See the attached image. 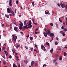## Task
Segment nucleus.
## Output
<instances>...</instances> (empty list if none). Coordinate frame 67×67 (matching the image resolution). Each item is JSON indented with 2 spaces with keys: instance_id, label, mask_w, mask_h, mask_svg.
Wrapping results in <instances>:
<instances>
[{
  "instance_id": "28",
  "label": "nucleus",
  "mask_w": 67,
  "mask_h": 67,
  "mask_svg": "<svg viewBox=\"0 0 67 67\" xmlns=\"http://www.w3.org/2000/svg\"><path fill=\"white\" fill-rule=\"evenodd\" d=\"M26 21H24V25H26Z\"/></svg>"
},
{
  "instance_id": "41",
  "label": "nucleus",
  "mask_w": 67,
  "mask_h": 67,
  "mask_svg": "<svg viewBox=\"0 0 67 67\" xmlns=\"http://www.w3.org/2000/svg\"><path fill=\"white\" fill-rule=\"evenodd\" d=\"M16 4H18L19 3V1H16Z\"/></svg>"
},
{
  "instance_id": "5",
  "label": "nucleus",
  "mask_w": 67,
  "mask_h": 67,
  "mask_svg": "<svg viewBox=\"0 0 67 67\" xmlns=\"http://www.w3.org/2000/svg\"><path fill=\"white\" fill-rule=\"evenodd\" d=\"M10 11H11V9L9 8H7V12L8 13H10Z\"/></svg>"
},
{
  "instance_id": "1",
  "label": "nucleus",
  "mask_w": 67,
  "mask_h": 67,
  "mask_svg": "<svg viewBox=\"0 0 67 67\" xmlns=\"http://www.w3.org/2000/svg\"><path fill=\"white\" fill-rule=\"evenodd\" d=\"M49 36L51 37L52 40H53V38H54V35L53 33H51L49 35Z\"/></svg>"
},
{
  "instance_id": "26",
  "label": "nucleus",
  "mask_w": 67,
  "mask_h": 67,
  "mask_svg": "<svg viewBox=\"0 0 67 67\" xmlns=\"http://www.w3.org/2000/svg\"><path fill=\"white\" fill-rule=\"evenodd\" d=\"M64 31H67V29L65 28L64 29Z\"/></svg>"
},
{
  "instance_id": "11",
  "label": "nucleus",
  "mask_w": 67,
  "mask_h": 67,
  "mask_svg": "<svg viewBox=\"0 0 67 67\" xmlns=\"http://www.w3.org/2000/svg\"><path fill=\"white\" fill-rule=\"evenodd\" d=\"M28 27L29 28L31 29L32 27V25H28Z\"/></svg>"
},
{
  "instance_id": "60",
  "label": "nucleus",
  "mask_w": 67,
  "mask_h": 67,
  "mask_svg": "<svg viewBox=\"0 0 67 67\" xmlns=\"http://www.w3.org/2000/svg\"><path fill=\"white\" fill-rule=\"evenodd\" d=\"M16 9H15L14 12L15 13H16Z\"/></svg>"
},
{
  "instance_id": "52",
  "label": "nucleus",
  "mask_w": 67,
  "mask_h": 67,
  "mask_svg": "<svg viewBox=\"0 0 67 67\" xmlns=\"http://www.w3.org/2000/svg\"><path fill=\"white\" fill-rule=\"evenodd\" d=\"M4 52L5 53V54H6V53H7V51H4Z\"/></svg>"
},
{
  "instance_id": "46",
  "label": "nucleus",
  "mask_w": 67,
  "mask_h": 67,
  "mask_svg": "<svg viewBox=\"0 0 67 67\" xmlns=\"http://www.w3.org/2000/svg\"><path fill=\"white\" fill-rule=\"evenodd\" d=\"M2 49L3 50V51H4V49H5V47H3L2 48Z\"/></svg>"
},
{
  "instance_id": "9",
  "label": "nucleus",
  "mask_w": 67,
  "mask_h": 67,
  "mask_svg": "<svg viewBox=\"0 0 67 67\" xmlns=\"http://www.w3.org/2000/svg\"><path fill=\"white\" fill-rule=\"evenodd\" d=\"M12 41H13L14 43H15V42H16V39L13 38L12 39Z\"/></svg>"
},
{
  "instance_id": "58",
  "label": "nucleus",
  "mask_w": 67,
  "mask_h": 67,
  "mask_svg": "<svg viewBox=\"0 0 67 67\" xmlns=\"http://www.w3.org/2000/svg\"><path fill=\"white\" fill-rule=\"evenodd\" d=\"M35 47H36V48H37V46L36 45V44H35Z\"/></svg>"
},
{
  "instance_id": "14",
  "label": "nucleus",
  "mask_w": 67,
  "mask_h": 67,
  "mask_svg": "<svg viewBox=\"0 0 67 67\" xmlns=\"http://www.w3.org/2000/svg\"><path fill=\"white\" fill-rule=\"evenodd\" d=\"M13 67H17L16 65H15V64L14 63H13Z\"/></svg>"
},
{
  "instance_id": "2",
  "label": "nucleus",
  "mask_w": 67,
  "mask_h": 67,
  "mask_svg": "<svg viewBox=\"0 0 67 67\" xmlns=\"http://www.w3.org/2000/svg\"><path fill=\"white\" fill-rule=\"evenodd\" d=\"M41 48L44 51H46V49L44 47V46H43L42 45H41Z\"/></svg>"
},
{
  "instance_id": "30",
  "label": "nucleus",
  "mask_w": 67,
  "mask_h": 67,
  "mask_svg": "<svg viewBox=\"0 0 67 67\" xmlns=\"http://www.w3.org/2000/svg\"><path fill=\"white\" fill-rule=\"evenodd\" d=\"M25 63L26 64H27L28 62H27V60H25Z\"/></svg>"
},
{
  "instance_id": "59",
  "label": "nucleus",
  "mask_w": 67,
  "mask_h": 67,
  "mask_svg": "<svg viewBox=\"0 0 67 67\" xmlns=\"http://www.w3.org/2000/svg\"><path fill=\"white\" fill-rule=\"evenodd\" d=\"M34 24H35V25H37V23H34Z\"/></svg>"
},
{
  "instance_id": "3",
  "label": "nucleus",
  "mask_w": 67,
  "mask_h": 67,
  "mask_svg": "<svg viewBox=\"0 0 67 67\" xmlns=\"http://www.w3.org/2000/svg\"><path fill=\"white\" fill-rule=\"evenodd\" d=\"M47 35H49L51 34V30H47Z\"/></svg>"
},
{
  "instance_id": "18",
  "label": "nucleus",
  "mask_w": 67,
  "mask_h": 67,
  "mask_svg": "<svg viewBox=\"0 0 67 67\" xmlns=\"http://www.w3.org/2000/svg\"><path fill=\"white\" fill-rule=\"evenodd\" d=\"M3 65H5L6 64V63L5 62V61H4L3 62Z\"/></svg>"
},
{
  "instance_id": "24",
  "label": "nucleus",
  "mask_w": 67,
  "mask_h": 67,
  "mask_svg": "<svg viewBox=\"0 0 67 67\" xmlns=\"http://www.w3.org/2000/svg\"><path fill=\"white\" fill-rule=\"evenodd\" d=\"M54 43L55 45H57L58 44V42L57 41H55Z\"/></svg>"
},
{
  "instance_id": "23",
  "label": "nucleus",
  "mask_w": 67,
  "mask_h": 67,
  "mask_svg": "<svg viewBox=\"0 0 67 67\" xmlns=\"http://www.w3.org/2000/svg\"><path fill=\"white\" fill-rule=\"evenodd\" d=\"M47 33H46L44 34V36H45V37H47Z\"/></svg>"
},
{
  "instance_id": "56",
  "label": "nucleus",
  "mask_w": 67,
  "mask_h": 67,
  "mask_svg": "<svg viewBox=\"0 0 67 67\" xmlns=\"http://www.w3.org/2000/svg\"><path fill=\"white\" fill-rule=\"evenodd\" d=\"M15 57H16V58H19V57L18 56H15Z\"/></svg>"
},
{
  "instance_id": "27",
  "label": "nucleus",
  "mask_w": 67,
  "mask_h": 67,
  "mask_svg": "<svg viewBox=\"0 0 67 67\" xmlns=\"http://www.w3.org/2000/svg\"><path fill=\"white\" fill-rule=\"evenodd\" d=\"M25 48H26V49H28V47H27L26 46H25Z\"/></svg>"
},
{
  "instance_id": "16",
  "label": "nucleus",
  "mask_w": 67,
  "mask_h": 67,
  "mask_svg": "<svg viewBox=\"0 0 67 67\" xmlns=\"http://www.w3.org/2000/svg\"><path fill=\"white\" fill-rule=\"evenodd\" d=\"M19 28L20 30H22L23 29V27L22 26H20L19 27Z\"/></svg>"
},
{
  "instance_id": "32",
  "label": "nucleus",
  "mask_w": 67,
  "mask_h": 67,
  "mask_svg": "<svg viewBox=\"0 0 67 67\" xmlns=\"http://www.w3.org/2000/svg\"><path fill=\"white\" fill-rule=\"evenodd\" d=\"M55 25L57 26V27H58V24L57 23H55Z\"/></svg>"
},
{
  "instance_id": "25",
  "label": "nucleus",
  "mask_w": 67,
  "mask_h": 67,
  "mask_svg": "<svg viewBox=\"0 0 67 67\" xmlns=\"http://www.w3.org/2000/svg\"><path fill=\"white\" fill-rule=\"evenodd\" d=\"M19 25H20V26H22L23 25V24H19Z\"/></svg>"
},
{
  "instance_id": "62",
  "label": "nucleus",
  "mask_w": 67,
  "mask_h": 67,
  "mask_svg": "<svg viewBox=\"0 0 67 67\" xmlns=\"http://www.w3.org/2000/svg\"><path fill=\"white\" fill-rule=\"evenodd\" d=\"M2 26H4V25L3 24H2Z\"/></svg>"
},
{
  "instance_id": "10",
  "label": "nucleus",
  "mask_w": 67,
  "mask_h": 67,
  "mask_svg": "<svg viewBox=\"0 0 67 67\" xmlns=\"http://www.w3.org/2000/svg\"><path fill=\"white\" fill-rule=\"evenodd\" d=\"M14 30L16 32H18V27H15L14 28Z\"/></svg>"
},
{
  "instance_id": "49",
  "label": "nucleus",
  "mask_w": 67,
  "mask_h": 67,
  "mask_svg": "<svg viewBox=\"0 0 67 67\" xmlns=\"http://www.w3.org/2000/svg\"><path fill=\"white\" fill-rule=\"evenodd\" d=\"M31 51L32 52V51H33V48H31Z\"/></svg>"
},
{
  "instance_id": "43",
  "label": "nucleus",
  "mask_w": 67,
  "mask_h": 67,
  "mask_svg": "<svg viewBox=\"0 0 67 67\" xmlns=\"http://www.w3.org/2000/svg\"><path fill=\"white\" fill-rule=\"evenodd\" d=\"M64 56H66V53L64 52Z\"/></svg>"
},
{
  "instance_id": "34",
  "label": "nucleus",
  "mask_w": 67,
  "mask_h": 67,
  "mask_svg": "<svg viewBox=\"0 0 67 67\" xmlns=\"http://www.w3.org/2000/svg\"><path fill=\"white\" fill-rule=\"evenodd\" d=\"M60 33H61V34H63V31H60Z\"/></svg>"
},
{
  "instance_id": "6",
  "label": "nucleus",
  "mask_w": 67,
  "mask_h": 67,
  "mask_svg": "<svg viewBox=\"0 0 67 67\" xmlns=\"http://www.w3.org/2000/svg\"><path fill=\"white\" fill-rule=\"evenodd\" d=\"M24 28L25 29H29V25H26L25 26H24Z\"/></svg>"
},
{
  "instance_id": "29",
  "label": "nucleus",
  "mask_w": 67,
  "mask_h": 67,
  "mask_svg": "<svg viewBox=\"0 0 67 67\" xmlns=\"http://www.w3.org/2000/svg\"><path fill=\"white\" fill-rule=\"evenodd\" d=\"M48 13H49L48 10V12H45V14H48Z\"/></svg>"
},
{
  "instance_id": "50",
  "label": "nucleus",
  "mask_w": 67,
  "mask_h": 67,
  "mask_svg": "<svg viewBox=\"0 0 67 67\" xmlns=\"http://www.w3.org/2000/svg\"><path fill=\"white\" fill-rule=\"evenodd\" d=\"M18 67H21L20 66V64H19L18 65Z\"/></svg>"
},
{
  "instance_id": "61",
  "label": "nucleus",
  "mask_w": 67,
  "mask_h": 67,
  "mask_svg": "<svg viewBox=\"0 0 67 67\" xmlns=\"http://www.w3.org/2000/svg\"><path fill=\"white\" fill-rule=\"evenodd\" d=\"M61 28H62V29H64V27H63V26H62V27Z\"/></svg>"
},
{
  "instance_id": "20",
  "label": "nucleus",
  "mask_w": 67,
  "mask_h": 67,
  "mask_svg": "<svg viewBox=\"0 0 67 67\" xmlns=\"http://www.w3.org/2000/svg\"><path fill=\"white\" fill-rule=\"evenodd\" d=\"M46 45H47L48 46H49V43L48 42H46Z\"/></svg>"
},
{
  "instance_id": "17",
  "label": "nucleus",
  "mask_w": 67,
  "mask_h": 67,
  "mask_svg": "<svg viewBox=\"0 0 67 67\" xmlns=\"http://www.w3.org/2000/svg\"><path fill=\"white\" fill-rule=\"evenodd\" d=\"M29 25H31V24H32V23L31 22V21H29Z\"/></svg>"
},
{
  "instance_id": "47",
  "label": "nucleus",
  "mask_w": 67,
  "mask_h": 67,
  "mask_svg": "<svg viewBox=\"0 0 67 67\" xmlns=\"http://www.w3.org/2000/svg\"><path fill=\"white\" fill-rule=\"evenodd\" d=\"M59 21L61 22V23H62V20H60V18H59Z\"/></svg>"
},
{
  "instance_id": "19",
  "label": "nucleus",
  "mask_w": 67,
  "mask_h": 67,
  "mask_svg": "<svg viewBox=\"0 0 67 67\" xmlns=\"http://www.w3.org/2000/svg\"><path fill=\"white\" fill-rule=\"evenodd\" d=\"M33 38L32 37H31L30 38V40H31V41H32L33 40Z\"/></svg>"
},
{
  "instance_id": "15",
  "label": "nucleus",
  "mask_w": 67,
  "mask_h": 67,
  "mask_svg": "<svg viewBox=\"0 0 67 67\" xmlns=\"http://www.w3.org/2000/svg\"><path fill=\"white\" fill-rule=\"evenodd\" d=\"M5 16L7 18H9V16L8 15H7V14L5 15Z\"/></svg>"
},
{
  "instance_id": "63",
  "label": "nucleus",
  "mask_w": 67,
  "mask_h": 67,
  "mask_svg": "<svg viewBox=\"0 0 67 67\" xmlns=\"http://www.w3.org/2000/svg\"><path fill=\"white\" fill-rule=\"evenodd\" d=\"M58 5L59 6H59H60V4H59V3L58 4Z\"/></svg>"
},
{
  "instance_id": "39",
  "label": "nucleus",
  "mask_w": 67,
  "mask_h": 67,
  "mask_svg": "<svg viewBox=\"0 0 67 67\" xmlns=\"http://www.w3.org/2000/svg\"><path fill=\"white\" fill-rule=\"evenodd\" d=\"M12 15H13V16H14V15H15V14H14V12L12 13Z\"/></svg>"
},
{
  "instance_id": "37",
  "label": "nucleus",
  "mask_w": 67,
  "mask_h": 67,
  "mask_svg": "<svg viewBox=\"0 0 67 67\" xmlns=\"http://www.w3.org/2000/svg\"><path fill=\"white\" fill-rule=\"evenodd\" d=\"M38 28H36L35 30V32H36V31H37V30H38Z\"/></svg>"
},
{
  "instance_id": "55",
  "label": "nucleus",
  "mask_w": 67,
  "mask_h": 67,
  "mask_svg": "<svg viewBox=\"0 0 67 67\" xmlns=\"http://www.w3.org/2000/svg\"><path fill=\"white\" fill-rule=\"evenodd\" d=\"M62 6H65V4H64V3H63V4H62Z\"/></svg>"
},
{
  "instance_id": "45",
  "label": "nucleus",
  "mask_w": 67,
  "mask_h": 67,
  "mask_svg": "<svg viewBox=\"0 0 67 67\" xmlns=\"http://www.w3.org/2000/svg\"><path fill=\"white\" fill-rule=\"evenodd\" d=\"M56 59H55L53 61H54V62L55 63V62H56Z\"/></svg>"
},
{
  "instance_id": "36",
  "label": "nucleus",
  "mask_w": 67,
  "mask_h": 67,
  "mask_svg": "<svg viewBox=\"0 0 67 67\" xmlns=\"http://www.w3.org/2000/svg\"><path fill=\"white\" fill-rule=\"evenodd\" d=\"M47 65L46 64H44L43 66V67H44V66H47Z\"/></svg>"
},
{
  "instance_id": "53",
  "label": "nucleus",
  "mask_w": 67,
  "mask_h": 67,
  "mask_svg": "<svg viewBox=\"0 0 67 67\" xmlns=\"http://www.w3.org/2000/svg\"><path fill=\"white\" fill-rule=\"evenodd\" d=\"M35 66H37V63H35Z\"/></svg>"
},
{
  "instance_id": "33",
  "label": "nucleus",
  "mask_w": 67,
  "mask_h": 67,
  "mask_svg": "<svg viewBox=\"0 0 67 67\" xmlns=\"http://www.w3.org/2000/svg\"><path fill=\"white\" fill-rule=\"evenodd\" d=\"M32 4L33 5V7H34V2H32Z\"/></svg>"
},
{
  "instance_id": "54",
  "label": "nucleus",
  "mask_w": 67,
  "mask_h": 67,
  "mask_svg": "<svg viewBox=\"0 0 67 67\" xmlns=\"http://www.w3.org/2000/svg\"><path fill=\"white\" fill-rule=\"evenodd\" d=\"M9 26H12V24L11 23L10 25Z\"/></svg>"
},
{
  "instance_id": "51",
  "label": "nucleus",
  "mask_w": 67,
  "mask_h": 67,
  "mask_svg": "<svg viewBox=\"0 0 67 67\" xmlns=\"http://www.w3.org/2000/svg\"><path fill=\"white\" fill-rule=\"evenodd\" d=\"M62 4H63V3H62V2H61L60 3V5H61V6H62Z\"/></svg>"
},
{
  "instance_id": "44",
  "label": "nucleus",
  "mask_w": 67,
  "mask_h": 67,
  "mask_svg": "<svg viewBox=\"0 0 67 67\" xmlns=\"http://www.w3.org/2000/svg\"><path fill=\"white\" fill-rule=\"evenodd\" d=\"M63 36H65V34L64 33H63Z\"/></svg>"
},
{
  "instance_id": "48",
  "label": "nucleus",
  "mask_w": 67,
  "mask_h": 67,
  "mask_svg": "<svg viewBox=\"0 0 67 67\" xmlns=\"http://www.w3.org/2000/svg\"><path fill=\"white\" fill-rule=\"evenodd\" d=\"M19 22L20 23V24H23V23H22V22L21 21H19Z\"/></svg>"
},
{
  "instance_id": "21",
  "label": "nucleus",
  "mask_w": 67,
  "mask_h": 67,
  "mask_svg": "<svg viewBox=\"0 0 67 67\" xmlns=\"http://www.w3.org/2000/svg\"><path fill=\"white\" fill-rule=\"evenodd\" d=\"M55 57H58V56H59V55L57 54L55 55Z\"/></svg>"
},
{
  "instance_id": "42",
  "label": "nucleus",
  "mask_w": 67,
  "mask_h": 67,
  "mask_svg": "<svg viewBox=\"0 0 67 67\" xmlns=\"http://www.w3.org/2000/svg\"><path fill=\"white\" fill-rule=\"evenodd\" d=\"M50 24L52 26H53V23H50Z\"/></svg>"
},
{
  "instance_id": "35",
  "label": "nucleus",
  "mask_w": 67,
  "mask_h": 67,
  "mask_svg": "<svg viewBox=\"0 0 67 67\" xmlns=\"http://www.w3.org/2000/svg\"><path fill=\"white\" fill-rule=\"evenodd\" d=\"M20 46L19 45H18L17 46H16V48H19V47Z\"/></svg>"
},
{
  "instance_id": "38",
  "label": "nucleus",
  "mask_w": 67,
  "mask_h": 67,
  "mask_svg": "<svg viewBox=\"0 0 67 67\" xmlns=\"http://www.w3.org/2000/svg\"><path fill=\"white\" fill-rule=\"evenodd\" d=\"M2 57L3 58H5V56L3 55L2 56Z\"/></svg>"
},
{
  "instance_id": "31",
  "label": "nucleus",
  "mask_w": 67,
  "mask_h": 67,
  "mask_svg": "<svg viewBox=\"0 0 67 67\" xmlns=\"http://www.w3.org/2000/svg\"><path fill=\"white\" fill-rule=\"evenodd\" d=\"M9 58H12V56L11 55H10L9 57Z\"/></svg>"
},
{
  "instance_id": "22",
  "label": "nucleus",
  "mask_w": 67,
  "mask_h": 67,
  "mask_svg": "<svg viewBox=\"0 0 67 67\" xmlns=\"http://www.w3.org/2000/svg\"><path fill=\"white\" fill-rule=\"evenodd\" d=\"M59 60H61L62 59V56H61L59 57Z\"/></svg>"
},
{
  "instance_id": "57",
  "label": "nucleus",
  "mask_w": 67,
  "mask_h": 67,
  "mask_svg": "<svg viewBox=\"0 0 67 67\" xmlns=\"http://www.w3.org/2000/svg\"><path fill=\"white\" fill-rule=\"evenodd\" d=\"M61 7H62V8L63 9H64V6H61Z\"/></svg>"
},
{
  "instance_id": "40",
  "label": "nucleus",
  "mask_w": 67,
  "mask_h": 67,
  "mask_svg": "<svg viewBox=\"0 0 67 67\" xmlns=\"http://www.w3.org/2000/svg\"><path fill=\"white\" fill-rule=\"evenodd\" d=\"M13 12V11H12V10H10V13H12Z\"/></svg>"
},
{
  "instance_id": "8",
  "label": "nucleus",
  "mask_w": 67,
  "mask_h": 67,
  "mask_svg": "<svg viewBox=\"0 0 67 67\" xmlns=\"http://www.w3.org/2000/svg\"><path fill=\"white\" fill-rule=\"evenodd\" d=\"M9 7H12V2L11 1H9Z\"/></svg>"
},
{
  "instance_id": "12",
  "label": "nucleus",
  "mask_w": 67,
  "mask_h": 67,
  "mask_svg": "<svg viewBox=\"0 0 67 67\" xmlns=\"http://www.w3.org/2000/svg\"><path fill=\"white\" fill-rule=\"evenodd\" d=\"M12 51L13 53H15V49H12Z\"/></svg>"
},
{
  "instance_id": "64",
  "label": "nucleus",
  "mask_w": 67,
  "mask_h": 67,
  "mask_svg": "<svg viewBox=\"0 0 67 67\" xmlns=\"http://www.w3.org/2000/svg\"><path fill=\"white\" fill-rule=\"evenodd\" d=\"M16 60L18 61V60H19V59L18 58H16Z\"/></svg>"
},
{
  "instance_id": "13",
  "label": "nucleus",
  "mask_w": 67,
  "mask_h": 67,
  "mask_svg": "<svg viewBox=\"0 0 67 67\" xmlns=\"http://www.w3.org/2000/svg\"><path fill=\"white\" fill-rule=\"evenodd\" d=\"M50 52L51 54L53 53V49L52 48V49L50 50Z\"/></svg>"
},
{
  "instance_id": "7",
  "label": "nucleus",
  "mask_w": 67,
  "mask_h": 67,
  "mask_svg": "<svg viewBox=\"0 0 67 67\" xmlns=\"http://www.w3.org/2000/svg\"><path fill=\"white\" fill-rule=\"evenodd\" d=\"M13 37L14 38H15V39H16L17 38V36H16L15 35H13Z\"/></svg>"
},
{
  "instance_id": "4",
  "label": "nucleus",
  "mask_w": 67,
  "mask_h": 67,
  "mask_svg": "<svg viewBox=\"0 0 67 67\" xmlns=\"http://www.w3.org/2000/svg\"><path fill=\"white\" fill-rule=\"evenodd\" d=\"M35 63V62L34 61H32L31 62V66L33 67V64Z\"/></svg>"
}]
</instances>
